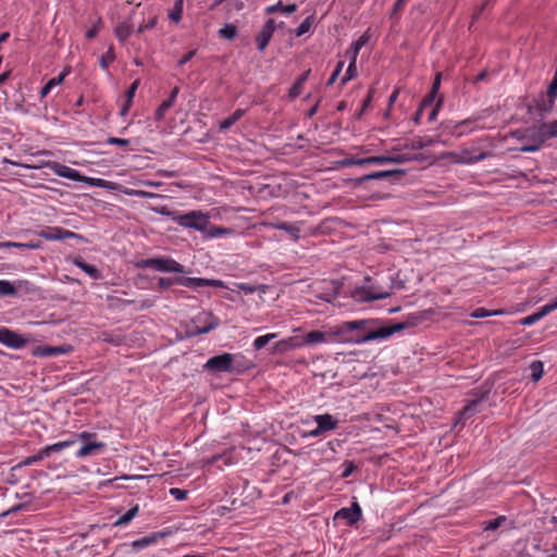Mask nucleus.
Returning a JSON list of instances; mask_svg holds the SVG:
<instances>
[{"instance_id": "1", "label": "nucleus", "mask_w": 557, "mask_h": 557, "mask_svg": "<svg viewBox=\"0 0 557 557\" xmlns=\"http://www.w3.org/2000/svg\"><path fill=\"white\" fill-rule=\"evenodd\" d=\"M414 324V322L391 324L379 319H361L345 321L334 325L333 334L337 336L338 343L360 345L369 342L385 341Z\"/></svg>"}, {"instance_id": "2", "label": "nucleus", "mask_w": 557, "mask_h": 557, "mask_svg": "<svg viewBox=\"0 0 557 557\" xmlns=\"http://www.w3.org/2000/svg\"><path fill=\"white\" fill-rule=\"evenodd\" d=\"M162 213L181 227L198 231L201 234L206 231L208 219H210L208 212L200 210H191L185 213L180 211H162Z\"/></svg>"}, {"instance_id": "3", "label": "nucleus", "mask_w": 557, "mask_h": 557, "mask_svg": "<svg viewBox=\"0 0 557 557\" xmlns=\"http://www.w3.org/2000/svg\"><path fill=\"white\" fill-rule=\"evenodd\" d=\"M483 141V139L475 140L469 146H465L459 150L447 152L445 157L459 164L476 163L491 156L490 152L483 149L481 145Z\"/></svg>"}, {"instance_id": "4", "label": "nucleus", "mask_w": 557, "mask_h": 557, "mask_svg": "<svg viewBox=\"0 0 557 557\" xmlns=\"http://www.w3.org/2000/svg\"><path fill=\"white\" fill-rule=\"evenodd\" d=\"M484 119L485 113L482 112L459 122L448 121L442 124L443 132L459 138L476 129L485 128Z\"/></svg>"}, {"instance_id": "5", "label": "nucleus", "mask_w": 557, "mask_h": 557, "mask_svg": "<svg viewBox=\"0 0 557 557\" xmlns=\"http://www.w3.org/2000/svg\"><path fill=\"white\" fill-rule=\"evenodd\" d=\"M79 447L75 451V458L85 459L102 454L107 447V444L99 441L96 433L87 431L79 432Z\"/></svg>"}, {"instance_id": "6", "label": "nucleus", "mask_w": 557, "mask_h": 557, "mask_svg": "<svg viewBox=\"0 0 557 557\" xmlns=\"http://www.w3.org/2000/svg\"><path fill=\"white\" fill-rule=\"evenodd\" d=\"M138 269H153L168 273H186L185 267L176 260L169 257H157L141 259L136 262Z\"/></svg>"}, {"instance_id": "7", "label": "nucleus", "mask_w": 557, "mask_h": 557, "mask_svg": "<svg viewBox=\"0 0 557 557\" xmlns=\"http://www.w3.org/2000/svg\"><path fill=\"white\" fill-rule=\"evenodd\" d=\"M389 296V290L380 288L374 284L356 287L351 293V297L358 302H369L377 299H385Z\"/></svg>"}, {"instance_id": "8", "label": "nucleus", "mask_w": 557, "mask_h": 557, "mask_svg": "<svg viewBox=\"0 0 557 557\" xmlns=\"http://www.w3.org/2000/svg\"><path fill=\"white\" fill-rule=\"evenodd\" d=\"M36 234L46 240H65L74 238L84 240V237L81 234L62 228L60 226H46L42 230L36 232Z\"/></svg>"}, {"instance_id": "9", "label": "nucleus", "mask_w": 557, "mask_h": 557, "mask_svg": "<svg viewBox=\"0 0 557 557\" xmlns=\"http://www.w3.org/2000/svg\"><path fill=\"white\" fill-rule=\"evenodd\" d=\"M233 355L224 352L208 359L205 369L213 372H231L233 370Z\"/></svg>"}, {"instance_id": "10", "label": "nucleus", "mask_w": 557, "mask_h": 557, "mask_svg": "<svg viewBox=\"0 0 557 557\" xmlns=\"http://www.w3.org/2000/svg\"><path fill=\"white\" fill-rule=\"evenodd\" d=\"M194 323L196 327V334H206L216 329L220 324V321L210 312H201L195 318Z\"/></svg>"}, {"instance_id": "11", "label": "nucleus", "mask_w": 557, "mask_h": 557, "mask_svg": "<svg viewBox=\"0 0 557 557\" xmlns=\"http://www.w3.org/2000/svg\"><path fill=\"white\" fill-rule=\"evenodd\" d=\"M362 517V510L358 503H352L349 508H342L336 511L334 516V520H345L347 525H354L357 523Z\"/></svg>"}, {"instance_id": "12", "label": "nucleus", "mask_w": 557, "mask_h": 557, "mask_svg": "<svg viewBox=\"0 0 557 557\" xmlns=\"http://www.w3.org/2000/svg\"><path fill=\"white\" fill-rule=\"evenodd\" d=\"M337 342V336L333 334V326L327 332L319 330L310 331L304 336V343L307 345H317L321 343Z\"/></svg>"}, {"instance_id": "13", "label": "nucleus", "mask_w": 557, "mask_h": 557, "mask_svg": "<svg viewBox=\"0 0 557 557\" xmlns=\"http://www.w3.org/2000/svg\"><path fill=\"white\" fill-rule=\"evenodd\" d=\"M0 343L10 348L20 349L26 345L27 341L8 327H0Z\"/></svg>"}, {"instance_id": "14", "label": "nucleus", "mask_w": 557, "mask_h": 557, "mask_svg": "<svg viewBox=\"0 0 557 557\" xmlns=\"http://www.w3.org/2000/svg\"><path fill=\"white\" fill-rule=\"evenodd\" d=\"M411 160V157L408 153H393L386 156H373L367 157V164H385V163H396L401 164Z\"/></svg>"}, {"instance_id": "15", "label": "nucleus", "mask_w": 557, "mask_h": 557, "mask_svg": "<svg viewBox=\"0 0 557 557\" xmlns=\"http://www.w3.org/2000/svg\"><path fill=\"white\" fill-rule=\"evenodd\" d=\"M275 28H276V24L273 18H270L265 22L262 29L259 32V34L256 37V42H257L258 49L260 51H263L267 48V46L269 45V42L273 36V33L275 32Z\"/></svg>"}, {"instance_id": "16", "label": "nucleus", "mask_w": 557, "mask_h": 557, "mask_svg": "<svg viewBox=\"0 0 557 557\" xmlns=\"http://www.w3.org/2000/svg\"><path fill=\"white\" fill-rule=\"evenodd\" d=\"M48 166L58 176L72 180L74 182H82L83 181V176L81 175V173L77 170L72 169V168H70V166H67L65 164H62V163H59V162H50L48 164Z\"/></svg>"}, {"instance_id": "17", "label": "nucleus", "mask_w": 557, "mask_h": 557, "mask_svg": "<svg viewBox=\"0 0 557 557\" xmlns=\"http://www.w3.org/2000/svg\"><path fill=\"white\" fill-rule=\"evenodd\" d=\"M181 286H185V287H189V288H199V287H208V286L223 287L224 284L220 280L182 276Z\"/></svg>"}, {"instance_id": "18", "label": "nucleus", "mask_w": 557, "mask_h": 557, "mask_svg": "<svg viewBox=\"0 0 557 557\" xmlns=\"http://www.w3.org/2000/svg\"><path fill=\"white\" fill-rule=\"evenodd\" d=\"M556 309H557V297L553 301L547 302L546 305L541 307L539 309V311L523 318L521 320V324L522 325H532Z\"/></svg>"}, {"instance_id": "19", "label": "nucleus", "mask_w": 557, "mask_h": 557, "mask_svg": "<svg viewBox=\"0 0 557 557\" xmlns=\"http://www.w3.org/2000/svg\"><path fill=\"white\" fill-rule=\"evenodd\" d=\"M72 350L70 345L62 346H38L34 350V355L40 358L55 357L60 355L69 354Z\"/></svg>"}, {"instance_id": "20", "label": "nucleus", "mask_w": 557, "mask_h": 557, "mask_svg": "<svg viewBox=\"0 0 557 557\" xmlns=\"http://www.w3.org/2000/svg\"><path fill=\"white\" fill-rule=\"evenodd\" d=\"M60 447H62V446L61 445H59V446L58 445H47L42 449H40L38 451V454L26 457L20 463V466H25L26 467V466L35 465V463L41 461L42 459L49 457L53 453H60Z\"/></svg>"}, {"instance_id": "21", "label": "nucleus", "mask_w": 557, "mask_h": 557, "mask_svg": "<svg viewBox=\"0 0 557 557\" xmlns=\"http://www.w3.org/2000/svg\"><path fill=\"white\" fill-rule=\"evenodd\" d=\"M235 232L233 228L214 225L208 219L206 231L202 232L205 239L220 238L228 235H233Z\"/></svg>"}, {"instance_id": "22", "label": "nucleus", "mask_w": 557, "mask_h": 557, "mask_svg": "<svg viewBox=\"0 0 557 557\" xmlns=\"http://www.w3.org/2000/svg\"><path fill=\"white\" fill-rule=\"evenodd\" d=\"M313 421L324 433L329 431H333L338 426V420H336L332 414H317L313 417Z\"/></svg>"}, {"instance_id": "23", "label": "nucleus", "mask_w": 557, "mask_h": 557, "mask_svg": "<svg viewBox=\"0 0 557 557\" xmlns=\"http://www.w3.org/2000/svg\"><path fill=\"white\" fill-rule=\"evenodd\" d=\"M73 263L94 280H100L102 277L100 270L97 267L87 263L82 257H75L73 259Z\"/></svg>"}, {"instance_id": "24", "label": "nucleus", "mask_w": 557, "mask_h": 557, "mask_svg": "<svg viewBox=\"0 0 557 557\" xmlns=\"http://www.w3.org/2000/svg\"><path fill=\"white\" fill-rule=\"evenodd\" d=\"M537 138L541 139V143L549 138H557V120H554L549 123H543L537 131Z\"/></svg>"}, {"instance_id": "25", "label": "nucleus", "mask_w": 557, "mask_h": 557, "mask_svg": "<svg viewBox=\"0 0 557 557\" xmlns=\"http://www.w3.org/2000/svg\"><path fill=\"white\" fill-rule=\"evenodd\" d=\"M442 73H436L430 92L421 101V109L432 107L441 87Z\"/></svg>"}, {"instance_id": "26", "label": "nucleus", "mask_w": 557, "mask_h": 557, "mask_svg": "<svg viewBox=\"0 0 557 557\" xmlns=\"http://www.w3.org/2000/svg\"><path fill=\"white\" fill-rule=\"evenodd\" d=\"M163 536L162 533H152L148 536H145V537H141V539H138L134 542H132V547L135 552H139L150 545H153L158 542L159 539H161Z\"/></svg>"}, {"instance_id": "27", "label": "nucleus", "mask_w": 557, "mask_h": 557, "mask_svg": "<svg viewBox=\"0 0 557 557\" xmlns=\"http://www.w3.org/2000/svg\"><path fill=\"white\" fill-rule=\"evenodd\" d=\"M370 39L369 32L363 33L356 41L350 45L347 53L350 55V59L357 60L359 51L363 46L368 44Z\"/></svg>"}, {"instance_id": "28", "label": "nucleus", "mask_w": 557, "mask_h": 557, "mask_svg": "<svg viewBox=\"0 0 557 557\" xmlns=\"http://www.w3.org/2000/svg\"><path fill=\"white\" fill-rule=\"evenodd\" d=\"M311 73V70H307L305 71L297 79L296 82L293 84V86L290 87L289 89V92H288V96L292 98V99H295L297 98L298 96H300L301 94V90H302V87L305 85V83L308 81L309 78V75Z\"/></svg>"}, {"instance_id": "29", "label": "nucleus", "mask_w": 557, "mask_h": 557, "mask_svg": "<svg viewBox=\"0 0 557 557\" xmlns=\"http://www.w3.org/2000/svg\"><path fill=\"white\" fill-rule=\"evenodd\" d=\"M139 512V506L135 505L132 508H129L124 515L119 517L113 525L114 527H125L131 523V521L138 515Z\"/></svg>"}, {"instance_id": "30", "label": "nucleus", "mask_w": 557, "mask_h": 557, "mask_svg": "<svg viewBox=\"0 0 557 557\" xmlns=\"http://www.w3.org/2000/svg\"><path fill=\"white\" fill-rule=\"evenodd\" d=\"M114 33H115L116 38L121 42H124V41H126L131 37V35L133 33V26L128 22L120 23L115 27Z\"/></svg>"}, {"instance_id": "31", "label": "nucleus", "mask_w": 557, "mask_h": 557, "mask_svg": "<svg viewBox=\"0 0 557 557\" xmlns=\"http://www.w3.org/2000/svg\"><path fill=\"white\" fill-rule=\"evenodd\" d=\"M555 99L548 98L547 95H542L536 100V109L540 112L541 115H544L552 111L553 107L555 106Z\"/></svg>"}, {"instance_id": "32", "label": "nucleus", "mask_w": 557, "mask_h": 557, "mask_svg": "<svg viewBox=\"0 0 557 557\" xmlns=\"http://www.w3.org/2000/svg\"><path fill=\"white\" fill-rule=\"evenodd\" d=\"M296 10H297V4L292 3V4L284 5L281 1L277 2L276 4L268 7L265 9L267 13H269V14H272L275 12H281L284 14H292V13L296 12Z\"/></svg>"}, {"instance_id": "33", "label": "nucleus", "mask_w": 557, "mask_h": 557, "mask_svg": "<svg viewBox=\"0 0 557 557\" xmlns=\"http://www.w3.org/2000/svg\"><path fill=\"white\" fill-rule=\"evenodd\" d=\"M184 0H175L173 9L169 12V18L174 23H180L183 16Z\"/></svg>"}, {"instance_id": "34", "label": "nucleus", "mask_w": 557, "mask_h": 557, "mask_svg": "<svg viewBox=\"0 0 557 557\" xmlns=\"http://www.w3.org/2000/svg\"><path fill=\"white\" fill-rule=\"evenodd\" d=\"M81 438H79V432L78 433H70V435L63 440V441H59L57 443H54L53 445H61L62 447H60V451L69 448V447H72L74 446L75 444L79 443Z\"/></svg>"}, {"instance_id": "35", "label": "nucleus", "mask_w": 557, "mask_h": 557, "mask_svg": "<svg viewBox=\"0 0 557 557\" xmlns=\"http://www.w3.org/2000/svg\"><path fill=\"white\" fill-rule=\"evenodd\" d=\"M313 22H314L313 15H310L307 18H305L301 22V24L296 28V32H295L296 36L300 37V36L305 35L306 33H308L311 29Z\"/></svg>"}, {"instance_id": "36", "label": "nucleus", "mask_w": 557, "mask_h": 557, "mask_svg": "<svg viewBox=\"0 0 557 557\" xmlns=\"http://www.w3.org/2000/svg\"><path fill=\"white\" fill-rule=\"evenodd\" d=\"M219 35L222 37V38H225V39H228V40H232L236 37L237 35V28L235 25L228 23V24H225L220 30H219Z\"/></svg>"}, {"instance_id": "37", "label": "nucleus", "mask_w": 557, "mask_h": 557, "mask_svg": "<svg viewBox=\"0 0 557 557\" xmlns=\"http://www.w3.org/2000/svg\"><path fill=\"white\" fill-rule=\"evenodd\" d=\"M115 53L113 47L111 46L108 51L101 55L100 58V67L104 71L108 70L109 65L114 61Z\"/></svg>"}, {"instance_id": "38", "label": "nucleus", "mask_w": 557, "mask_h": 557, "mask_svg": "<svg viewBox=\"0 0 557 557\" xmlns=\"http://www.w3.org/2000/svg\"><path fill=\"white\" fill-rule=\"evenodd\" d=\"M16 294L15 286L7 280H0V296H13Z\"/></svg>"}, {"instance_id": "39", "label": "nucleus", "mask_w": 557, "mask_h": 557, "mask_svg": "<svg viewBox=\"0 0 557 557\" xmlns=\"http://www.w3.org/2000/svg\"><path fill=\"white\" fill-rule=\"evenodd\" d=\"M275 337H276L275 333H269V334H265V335H262V336H258L253 341L255 349H257V350L262 349L265 345H268L270 343L271 339H273Z\"/></svg>"}, {"instance_id": "40", "label": "nucleus", "mask_w": 557, "mask_h": 557, "mask_svg": "<svg viewBox=\"0 0 557 557\" xmlns=\"http://www.w3.org/2000/svg\"><path fill=\"white\" fill-rule=\"evenodd\" d=\"M182 276L176 277H160L158 281V286L162 289H166L173 285H181Z\"/></svg>"}, {"instance_id": "41", "label": "nucleus", "mask_w": 557, "mask_h": 557, "mask_svg": "<svg viewBox=\"0 0 557 557\" xmlns=\"http://www.w3.org/2000/svg\"><path fill=\"white\" fill-rule=\"evenodd\" d=\"M357 60L350 59L349 65L346 70L344 77L342 78V85H345L347 82L357 76Z\"/></svg>"}, {"instance_id": "42", "label": "nucleus", "mask_w": 557, "mask_h": 557, "mask_svg": "<svg viewBox=\"0 0 557 557\" xmlns=\"http://www.w3.org/2000/svg\"><path fill=\"white\" fill-rule=\"evenodd\" d=\"M478 405H479V403H478L476 400H471V401H470L468 405H466V406L463 407V409L459 412V414H460V418H459V419H460V420H466V419H468L469 417H471V416L474 413V411H475V409H476Z\"/></svg>"}, {"instance_id": "43", "label": "nucleus", "mask_w": 557, "mask_h": 557, "mask_svg": "<svg viewBox=\"0 0 557 557\" xmlns=\"http://www.w3.org/2000/svg\"><path fill=\"white\" fill-rule=\"evenodd\" d=\"M396 173H399V171H377L373 172L371 174L366 175L362 181H369V180H381L389 177Z\"/></svg>"}, {"instance_id": "44", "label": "nucleus", "mask_w": 557, "mask_h": 557, "mask_svg": "<svg viewBox=\"0 0 557 557\" xmlns=\"http://www.w3.org/2000/svg\"><path fill=\"white\" fill-rule=\"evenodd\" d=\"M506 521L505 516H499L495 519H492L487 522H485L484 530L485 531H494L497 530L503 523Z\"/></svg>"}, {"instance_id": "45", "label": "nucleus", "mask_w": 557, "mask_h": 557, "mask_svg": "<svg viewBox=\"0 0 557 557\" xmlns=\"http://www.w3.org/2000/svg\"><path fill=\"white\" fill-rule=\"evenodd\" d=\"M278 230L286 231L290 235H293L295 238L299 237L300 228L294 224H289L287 222H282L278 225H276Z\"/></svg>"}, {"instance_id": "46", "label": "nucleus", "mask_w": 557, "mask_h": 557, "mask_svg": "<svg viewBox=\"0 0 557 557\" xmlns=\"http://www.w3.org/2000/svg\"><path fill=\"white\" fill-rule=\"evenodd\" d=\"M173 106V103H171V100H164L157 109L156 111V120L157 121H161L166 111Z\"/></svg>"}, {"instance_id": "47", "label": "nucleus", "mask_w": 557, "mask_h": 557, "mask_svg": "<svg viewBox=\"0 0 557 557\" xmlns=\"http://www.w3.org/2000/svg\"><path fill=\"white\" fill-rule=\"evenodd\" d=\"M70 72V67H65L58 76L50 78L48 83L54 88L55 86H59L63 83Z\"/></svg>"}, {"instance_id": "48", "label": "nucleus", "mask_w": 557, "mask_h": 557, "mask_svg": "<svg viewBox=\"0 0 557 557\" xmlns=\"http://www.w3.org/2000/svg\"><path fill=\"white\" fill-rule=\"evenodd\" d=\"M532 379L539 381L543 375V363L541 361H533L531 364Z\"/></svg>"}, {"instance_id": "49", "label": "nucleus", "mask_w": 557, "mask_h": 557, "mask_svg": "<svg viewBox=\"0 0 557 557\" xmlns=\"http://www.w3.org/2000/svg\"><path fill=\"white\" fill-rule=\"evenodd\" d=\"M500 311H490L485 308H478L475 309L472 313H471V317L472 318H476V319H480V318H485V317H491V315H496V314H499Z\"/></svg>"}, {"instance_id": "50", "label": "nucleus", "mask_w": 557, "mask_h": 557, "mask_svg": "<svg viewBox=\"0 0 557 557\" xmlns=\"http://www.w3.org/2000/svg\"><path fill=\"white\" fill-rule=\"evenodd\" d=\"M170 495L174 497L176 500H185L187 498L188 492L186 490H182L178 487H172L169 491Z\"/></svg>"}, {"instance_id": "51", "label": "nucleus", "mask_w": 557, "mask_h": 557, "mask_svg": "<svg viewBox=\"0 0 557 557\" xmlns=\"http://www.w3.org/2000/svg\"><path fill=\"white\" fill-rule=\"evenodd\" d=\"M138 86H139V81L138 79L134 81L131 84L129 88L127 89V91L125 94L126 100L128 102H133V99L135 97V94H136V90H137Z\"/></svg>"}, {"instance_id": "52", "label": "nucleus", "mask_w": 557, "mask_h": 557, "mask_svg": "<svg viewBox=\"0 0 557 557\" xmlns=\"http://www.w3.org/2000/svg\"><path fill=\"white\" fill-rule=\"evenodd\" d=\"M343 67H344V61H339L334 70V72L332 73L331 77L327 81L329 86L335 83V81L342 73Z\"/></svg>"}, {"instance_id": "53", "label": "nucleus", "mask_w": 557, "mask_h": 557, "mask_svg": "<svg viewBox=\"0 0 557 557\" xmlns=\"http://www.w3.org/2000/svg\"><path fill=\"white\" fill-rule=\"evenodd\" d=\"M343 467H344V471L342 473L343 478L350 476L352 474V472L356 470L355 463L352 461H349V460L345 461L343 463Z\"/></svg>"}, {"instance_id": "54", "label": "nucleus", "mask_w": 557, "mask_h": 557, "mask_svg": "<svg viewBox=\"0 0 557 557\" xmlns=\"http://www.w3.org/2000/svg\"><path fill=\"white\" fill-rule=\"evenodd\" d=\"M108 145H114V146H121V147H127L129 145L128 139L124 138H117V137H109L107 139Z\"/></svg>"}, {"instance_id": "55", "label": "nucleus", "mask_w": 557, "mask_h": 557, "mask_svg": "<svg viewBox=\"0 0 557 557\" xmlns=\"http://www.w3.org/2000/svg\"><path fill=\"white\" fill-rule=\"evenodd\" d=\"M156 25H157V17L154 16L151 20H149L147 23L141 24L137 29V33L141 34L148 29H152V28H154Z\"/></svg>"}, {"instance_id": "56", "label": "nucleus", "mask_w": 557, "mask_h": 557, "mask_svg": "<svg viewBox=\"0 0 557 557\" xmlns=\"http://www.w3.org/2000/svg\"><path fill=\"white\" fill-rule=\"evenodd\" d=\"M344 164L361 166L366 165L367 161L366 158H349L344 161Z\"/></svg>"}, {"instance_id": "57", "label": "nucleus", "mask_w": 557, "mask_h": 557, "mask_svg": "<svg viewBox=\"0 0 557 557\" xmlns=\"http://www.w3.org/2000/svg\"><path fill=\"white\" fill-rule=\"evenodd\" d=\"M407 0H397L392 10V16L398 15L405 8Z\"/></svg>"}, {"instance_id": "58", "label": "nucleus", "mask_w": 557, "mask_h": 557, "mask_svg": "<svg viewBox=\"0 0 557 557\" xmlns=\"http://www.w3.org/2000/svg\"><path fill=\"white\" fill-rule=\"evenodd\" d=\"M235 124V122L228 116L226 119H224L223 121L220 122V132L222 133H225L226 131H228L233 125Z\"/></svg>"}, {"instance_id": "59", "label": "nucleus", "mask_w": 557, "mask_h": 557, "mask_svg": "<svg viewBox=\"0 0 557 557\" xmlns=\"http://www.w3.org/2000/svg\"><path fill=\"white\" fill-rule=\"evenodd\" d=\"M12 247L20 248V249H39L38 244H27V243H16L12 242Z\"/></svg>"}, {"instance_id": "60", "label": "nucleus", "mask_w": 557, "mask_h": 557, "mask_svg": "<svg viewBox=\"0 0 557 557\" xmlns=\"http://www.w3.org/2000/svg\"><path fill=\"white\" fill-rule=\"evenodd\" d=\"M197 50L194 49V50H190L189 52L185 53L178 61V66H183L185 65L186 63H188L193 57H195Z\"/></svg>"}, {"instance_id": "61", "label": "nucleus", "mask_w": 557, "mask_h": 557, "mask_svg": "<svg viewBox=\"0 0 557 557\" xmlns=\"http://www.w3.org/2000/svg\"><path fill=\"white\" fill-rule=\"evenodd\" d=\"M543 143H541V139L539 138V144L536 145H528L520 148V151L522 152H535L540 150Z\"/></svg>"}, {"instance_id": "62", "label": "nucleus", "mask_w": 557, "mask_h": 557, "mask_svg": "<svg viewBox=\"0 0 557 557\" xmlns=\"http://www.w3.org/2000/svg\"><path fill=\"white\" fill-rule=\"evenodd\" d=\"M441 104H442V98L438 99L437 103L432 107L431 112L429 113V121H433L436 119V115L438 113Z\"/></svg>"}, {"instance_id": "63", "label": "nucleus", "mask_w": 557, "mask_h": 557, "mask_svg": "<svg viewBox=\"0 0 557 557\" xmlns=\"http://www.w3.org/2000/svg\"><path fill=\"white\" fill-rule=\"evenodd\" d=\"M245 114V110L243 109H237L233 112L232 115H230V117L236 123L237 121H239Z\"/></svg>"}, {"instance_id": "64", "label": "nucleus", "mask_w": 557, "mask_h": 557, "mask_svg": "<svg viewBox=\"0 0 557 557\" xmlns=\"http://www.w3.org/2000/svg\"><path fill=\"white\" fill-rule=\"evenodd\" d=\"M399 92H400V89L395 88L394 91L391 94V96L388 98V108H391L393 106V103L396 101Z\"/></svg>"}]
</instances>
